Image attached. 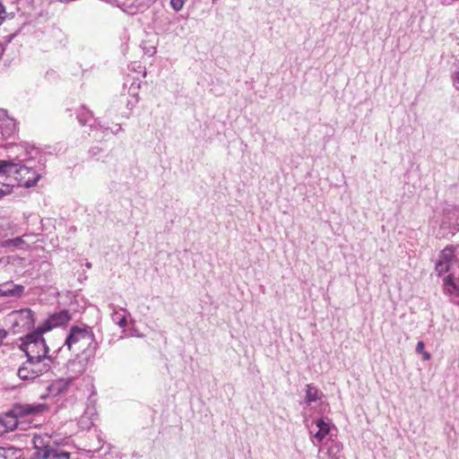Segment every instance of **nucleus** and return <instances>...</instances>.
Returning a JSON list of instances; mask_svg holds the SVG:
<instances>
[{
	"mask_svg": "<svg viewBox=\"0 0 459 459\" xmlns=\"http://www.w3.org/2000/svg\"><path fill=\"white\" fill-rule=\"evenodd\" d=\"M64 345L66 346L67 350L77 355L84 353L91 356L95 352L98 343L91 327L74 325L71 327Z\"/></svg>",
	"mask_w": 459,
	"mask_h": 459,
	"instance_id": "1",
	"label": "nucleus"
},
{
	"mask_svg": "<svg viewBox=\"0 0 459 459\" xmlns=\"http://www.w3.org/2000/svg\"><path fill=\"white\" fill-rule=\"evenodd\" d=\"M40 329L28 333L21 344L22 351H24L28 359L38 363H49L53 360L52 355H48L49 348L46 343Z\"/></svg>",
	"mask_w": 459,
	"mask_h": 459,
	"instance_id": "2",
	"label": "nucleus"
},
{
	"mask_svg": "<svg viewBox=\"0 0 459 459\" xmlns=\"http://www.w3.org/2000/svg\"><path fill=\"white\" fill-rule=\"evenodd\" d=\"M457 264H459V245H448L440 252L435 268L437 274L442 275L451 271L453 266Z\"/></svg>",
	"mask_w": 459,
	"mask_h": 459,
	"instance_id": "3",
	"label": "nucleus"
},
{
	"mask_svg": "<svg viewBox=\"0 0 459 459\" xmlns=\"http://www.w3.org/2000/svg\"><path fill=\"white\" fill-rule=\"evenodd\" d=\"M333 426L329 420L316 419L309 427L311 442L314 446L324 444L327 439L332 438Z\"/></svg>",
	"mask_w": 459,
	"mask_h": 459,
	"instance_id": "4",
	"label": "nucleus"
},
{
	"mask_svg": "<svg viewBox=\"0 0 459 459\" xmlns=\"http://www.w3.org/2000/svg\"><path fill=\"white\" fill-rule=\"evenodd\" d=\"M13 165L14 168H12V175L15 176V179L20 186L25 187L34 186L40 178V175L27 164L13 162Z\"/></svg>",
	"mask_w": 459,
	"mask_h": 459,
	"instance_id": "5",
	"label": "nucleus"
},
{
	"mask_svg": "<svg viewBox=\"0 0 459 459\" xmlns=\"http://www.w3.org/2000/svg\"><path fill=\"white\" fill-rule=\"evenodd\" d=\"M49 369V363H38L27 359L26 362L19 368L17 375L22 380H31L43 375Z\"/></svg>",
	"mask_w": 459,
	"mask_h": 459,
	"instance_id": "6",
	"label": "nucleus"
},
{
	"mask_svg": "<svg viewBox=\"0 0 459 459\" xmlns=\"http://www.w3.org/2000/svg\"><path fill=\"white\" fill-rule=\"evenodd\" d=\"M13 325L20 330H30L34 325L33 312L30 308L14 310L9 314Z\"/></svg>",
	"mask_w": 459,
	"mask_h": 459,
	"instance_id": "7",
	"label": "nucleus"
},
{
	"mask_svg": "<svg viewBox=\"0 0 459 459\" xmlns=\"http://www.w3.org/2000/svg\"><path fill=\"white\" fill-rule=\"evenodd\" d=\"M342 444L333 438L327 439L318 450V459H340Z\"/></svg>",
	"mask_w": 459,
	"mask_h": 459,
	"instance_id": "8",
	"label": "nucleus"
},
{
	"mask_svg": "<svg viewBox=\"0 0 459 459\" xmlns=\"http://www.w3.org/2000/svg\"><path fill=\"white\" fill-rule=\"evenodd\" d=\"M71 320V316L68 310H61L57 313L50 315L42 325L38 328L41 332L50 331L54 327L61 326Z\"/></svg>",
	"mask_w": 459,
	"mask_h": 459,
	"instance_id": "9",
	"label": "nucleus"
},
{
	"mask_svg": "<svg viewBox=\"0 0 459 459\" xmlns=\"http://www.w3.org/2000/svg\"><path fill=\"white\" fill-rule=\"evenodd\" d=\"M459 227V206H448L443 211L441 229H456Z\"/></svg>",
	"mask_w": 459,
	"mask_h": 459,
	"instance_id": "10",
	"label": "nucleus"
},
{
	"mask_svg": "<svg viewBox=\"0 0 459 459\" xmlns=\"http://www.w3.org/2000/svg\"><path fill=\"white\" fill-rule=\"evenodd\" d=\"M35 457L38 459H70L71 454L48 446L37 448Z\"/></svg>",
	"mask_w": 459,
	"mask_h": 459,
	"instance_id": "11",
	"label": "nucleus"
},
{
	"mask_svg": "<svg viewBox=\"0 0 459 459\" xmlns=\"http://www.w3.org/2000/svg\"><path fill=\"white\" fill-rule=\"evenodd\" d=\"M73 378H58L54 380L48 386V395L58 396L65 394L73 384Z\"/></svg>",
	"mask_w": 459,
	"mask_h": 459,
	"instance_id": "12",
	"label": "nucleus"
},
{
	"mask_svg": "<svg viewBox=\"0 0 459 459\" xmlns=\"http://www.w3.org/2000/svg\"><path fill=\"white\" fill-rule=\"evenodd\" d=\"M21 150L22 152L18 153L13 160L14 163L25 164L24 162H29L39 154L38 150L33 147L22 146Z\"/></svg>",
	"mask_w": 459,
	"mask_h": 459,
	"instance_id": "13",
	"label": "nucleus"
},
{
	"mask_svg": "<svg viewBox=\"0 0 459 459\" xmlns=\"http://www.w3.org/2000/svg\"><path fill=\"white\" fill-rule=\"evenodd\" d=\"M17 418L13 414H6L0 418V434L13 430L17 427Z\"/></svg>",
	"mask_w": 459,
	"mask_h": 459,
	"instance_id": "14",
	"label": "nucleus"
},
{
	"mask_svg": "<svg viewBox=\"0 0 459 459\" xmlns=\"http://www.w3.org/2000/svg\"><path fill=\"white\" fill-rule=\"evenodd\" d=\"M45 406L43 404H23L20 405L16 411L21 416L35 415L43 411Z\"/></svg>",
	"mask_w": 459,
	"mask_h": 459,
	"instance_id": "15",
	"label": "nucleus"
},
{
	"mask_svg": "<svg viewBox=\"0 0 459 459\" xmlns=\"http://www.w3.org/2000/svg\"><path fill=\"white\" fill-rule=\"evenodd\" d=\"M22 455L21 449L13 446H0V459H23Z\"/></svg>",
	"mask_w": 459,
	"mask_h": 459,
	"instance_id": "16",
	"label": "nucleus"
},
{
	"mask_svg": "<svg viewBox=\"0 0 459 459\" xmlns=\"http://www.w3.org/2000/svg\"><path fill=\"white\" fill-rule=\"evenodd\" d=\"M24 290V287L22 285H13V284H5L2 286L0 289V292L4 296H19Z\"/></svg>",
	"mask_w": 459,
	"mask_h": 459,
	"instance_id": "17",
	"label": "nucleus"
},
{
	"mask_svg": "<svg viewBox=\"0 0 459 459\" xmlns=\"http://www.w3.org/2000/svg\"><path fill=\"white\" fill-rule=\"evenodd\" d=\"M319 399V391L318 389L311 385L308 384L306 385V397L305 402L307 404H310L313 402H316Z\"/></svg>",
	"mask_w": 459,
	"mask_h": 459,
	"instance_id": "18",
	"label": "nucleus"
},
{
	"mask_svg": "<svg viewBox=\"0 0 459 459\" xmlns=\"http://www.w3.org/2000/svg\"><path fill=\"white\" fill-rule=\"evenodd\" d=\"M77 118L82 126L90 125L92 118L91 113L84 107H81L77 112Z\"/></svg>",
	"mask_w": 459,
	"mask_h": 459,
	"instance_id": "19",
	"label": "nucleus"
},
{
	"mask_svg": "<svg viewBox=\"0 0 459 459\" xmlns=\"http://www.w3.org/2000/svg\"><path fill=\"white\" fill-rule=\"evenodd\" d=\"M25 244V241L22 237H17L11 239H6L2 242L1 246L3 247H22Z\"/></svg>",
	"mask_w": 459,
	"mask_h": 459,
	"instance_id": "20",
	"label": "nucleus"
},
{
	"mask_svg": "<svg viewBox=\"0 0 459 459\" xmlns=\"http://www.w3.org/2000/svg\"><path fill=\"white\" fill-rule=\"evenodd\" d=\"M13 161L11 160H0V174L12 175V168Z\"/></svg>",
	"mask_w": 459,
	"mask_h": 459,
	"instance_id": "21",
	"label": "nucleus"
},
{
	"mask_svg": "<svg viewBox=\"0 0 459 459\" xmlns=\"http://www.w3.org/2000/svg\"><path fill=\"white\" fill-rule=\"evenodd\" d=\"M112 320L115 324H117L120 327L126 326L127 321L126 316L120 315L119 313L114 311L112 314Z\"/></svg>",
	"mask_w": 459,
	"mask_h": 459,
	"instance_id": "22",
	"label": "nucleus"
},
{
	"mask_svg": "<svg viewBox=\"0 0 459 459\" xmlns=\"http://www.w3.org/2000/svg\"><path fill=\"white\" fill-rule=\"evenodd\" d=\"M142 48L144 54L148 55L149 56H152L156 53V46L153 44H149L147 41H143L142 43Z\"/></svg>",
	"mask_w": 459,
	"mask_h": 459,
	"instance_id": "23",
	"label": "nucleus"
},
{
	"mask_svg": "<svg viewBox=\"0 0 459 459\" xmlns=\"http://www.w3.org/2000/svg\"><path fill=\"white\" fill-rule=\"evenodd\" d=\"M186 0H170L171 7L176 11H180L185 4Z\"/></svg>",
	"mask_w": 459,
	"mask_h": 459,
	"instance_id": "24",
	"label": "nucleus"
},
{
	"mask_svg": "<svg viewBox=\"0 0 459 459\" xmlns=\"http://www.w3.org/2000/svg\"><path fill=\"white\" fill-rule=\"evenodd\" d=\"M12 188L9 186H4L0 188V197L11 194Z\"/></svg>",
	"mask_w": 459,
	"mask_h": 459,
	"instance_id": "25",
	"label": "nucleus"
},
{
	"mask_svg": "<svg viewBox=\"0 0 459 459\" xmlns=\"http://www.w3.org/2000/svg\"><path fill=\"white\" fill-rule=\"evenodd\" d=\"M6 10L4 4L0 2V25L5 19Z\"/></svg>",
	"mask_w": 459,
	"mask_h": 459,
	"instance_id": "26",
	"label": "nucleus"
},
{
	"mask_svg": "<svg viewBox=\"0 0 459 459\" xmlns=\"http://www.w3.org/2000/svg\"><path fill=\"white\" fill-rule=\"evenodd\" d=\"M424 351V342L420 341L416 345V352L421 353Z\"/></svg>",
	"mask_w": 459,
	"mask_h": 459,
	"instance_id": "27",
	"label": "nucleus"
},
{
	"mask_svg": "<svg viewBox=\"0 0 459 459\" xmlns=\"http://www.w3.org/2000/svg\"><path fill=\"white\" fill-rule=\"evenodd\" d=\"M185 31V27L184 25H179L176 28L175 30V34L176 35H180L182 34L183 32Z\"/></svg>",
	"mask_w": 459,
	"mask_h": 459,
	"instance_id": "28",
	"label": "nucleus"
},
{
	"mask_svg": "<svg viewBox=\"0 0 459 459\" xmlns=\"http://www.w3.org/2000/svg\"><path fill=\"white\" fill-rule=\"evenodd\" d=\"M421 354H422V359L424 360H429L430 359V354L429 352L423 351V352H421Z\"/></svg>",
	"mask_w": 459,
	"mask_h": 459,
	"instance_id": "29",
	"label": "nucleus"
},
{
	"mask_svg": "<svg viewBox=\"0 0 459 459\" xmlns=\"http://www.w3.org/2000/svg\"><path fill=\"white\" fill-rule=\"evenodd\" d=\"M0 113L4 114V113H5V110H4V109H0Z\"/></svg>",
	"mask_w": 459,
	"mask_h": 459,
	"instance_id": "30",
	"label": "nucleus"
},
{
	"mask_svg": "<svg viewBox=\"0 0 459 459\" xmlns=\"http://www.w3.org/2000/svg\"><path fill=\"white\" fill-rule=\"evenodd\" d=\"M74 364H75V362H71V363L69 364V366L71 367V366H74Z\"/></svg>",
	"mask_w": 459,
	"mask_h": 459,
	"instance_id": "31",
	"label": "nucleus"
},
{
	"mask_svg": "<svg viewBox=\"0 0 459 459\" xmlns=\"http://www.w3.org/2000/svg\"><path fill=\"white\" fill-rule=\"evenodd\" d=\"M453 271H454V268L450 271V272H452V273H451L452 276H453V274H455V272H453Z\"/></svg>",
	"mask_w": 459,
	"mask_h": 459,
	"instance_id": "32",
	"label": "nucleus"
},
{
	"mask_svg": "<svg viewBox=\"0 0 459 459\" xmlns=\"http://www.w3.org/2000/svg\"><path fill=\"white\" fill-rule=\"evenodd\" d=\"M458 305H459V302H458Z\"/></svg>",
	"mask_w": 459,
	"mask_h": 459,
	"instance_id": "33",
	"label": "nucleus"
}]
</instances>
